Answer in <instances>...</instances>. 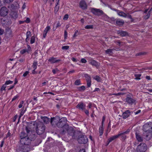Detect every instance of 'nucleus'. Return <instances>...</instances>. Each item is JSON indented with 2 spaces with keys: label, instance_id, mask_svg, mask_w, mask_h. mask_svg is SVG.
<instances>
[{
  "label": "nucleus",
  "instance_id": "obj_1",
  "mask_svg": "<svg viewBox=\"0 0 152 152\" xmlns=\"http://www.w3.org/2000/svg\"><path fill=\"white\" fill-rule=\"evenodd\" d=\"M59 118L57 116L56 117L51 118V124L52 125L56 124L57 126L59 127H62L65 124L67 119L66 118L63 117L59 120V121L57 123L58 120H59Z\"/></svg>",
  "mask_w": 152,
  "mask_h": 152
},
{
  "label": "nucleus",
  "instance_id": "obj_2",
  "mask_svg": "<svg viewBox=\"0 0 152 152\" xmlns=\"http://www.w3.org/2000/svg\"><path fill=\"white\" fill-rule=\"evenodd\" d=\"M150 128V127L148 124H146L143 126V130L145 131L144 134L146 136V139L147 140H150L152 137V127H151V130H148Z\"/></svg>",
  "mask_w": 152,
  "mask_h": 152
},
{
  "label": "nucleus",
  "instance_id": "obj_3",
  "mask_svg": "<svg viewBox=\"0 0 152 152\" xmlns=\"http://www.w3.org/2000/svg\"><path fill=\"white\" fill-rule=\"evenodd\" d=\"M7 8L5 7H1L0 10H5L7 9L9 10H16L19 8V4L16 3L14 4H8L7 6Z\"/></svg>",
  "mask_w": 152,
  "mask_h": 152
},
{
  "label": "nucleus",
  "instance_id": "obj_4",
  "mask_svg": "<svg viewBox=\"0 0 152 152\" xmlns=\"http://www.w3.org/2000/svg\"><path fill=\"white\" fill-rule=\"evenodd\" d=\"M147 148L146 144L141 143L138 146L137 150L138 152H144L146 150Z\"/></svg>",
  "mask_w": 152,
  "mask_h": 152
},
{
  "label": "nucleus",
  "instance_id": "obj_5",
  "mask_svg": "<svg viewBox=\"0 0 152 152\" xmlns=\"http://www.w3.org/2000/svg\"><path fill=\"white\" fill-rule=\"evenodd\" d=\"M31 51V47L29 45H27V49H24L21 50H20V53L21 54L23 55L26 53H30Z\"/></svg>",
  "mask_w": 152,
  "mask_h": 152
},
{
  "label": "nucleus",
  "instance_id": "obj_6",
  "mask_svg": "<svg viewBox=\"0 0 152 152\" xmlns=\"http://www.w3.org/2000/svg\"><path fill=\"white\" fill-rule=\"evenodd\" d=\"M79 143H85L87 141V139L86 137L84 136H80L78 139Z\"/></svg>",
  "mask_w": 152,
  "mask_h": 152
},
{
  "label": "nucleus",
  "instance_id": "obj_7",
  "mask_svg": "<svg viewBox=\"0 0 152 152\" xmlns=\"http://www.w3.org/2000/svg\"><path fill=\"white\" fill-rule=\"evenodd\" d=\"M80 7L82 9H87L88 6L87 4L84 0H82L79 2Z\"/></svg>",
  "mask_w": 152,
  "mask_h": 152
},
{
  "label": "nucleus",
  "instance_id": "obj_8",
  "mask_svg": "<svg viewBox=\"0 0 152 152\" xmlns=\"http://www.w3.org/2000/svg\"><path fill=\"white\" fill-rule=\"evenodd\" d=\"M104 19L106 21H107L112 23H113L115 22V20L113 18H110L106 15H104Z\"/></svg>",
  "mask_w": 152,
  "mask_h": 152
},
{
  "label": "nucleus",
  "instance_id": "obj_9",
  "mask_svg": "<svg viewBox=\"0 0 152 152\" xmlns=\"http://www.w3.org/2000/svg\"><path fill=\"white\" fill-rule=\"evenodd\" d=\"M129 130L128 129L126 131L119 133L118 134H120V135L119 136V137H121V140H124L126 138V136L125 135V134L129 133Z\"/></svg>",
  "mask_w": 152,
  "mask_h": 152
},
{
  "label": "nucleus",
  "instance_id": "obj_10",
  "mask_svg": "<svg viewBox=\"0 0 152 152\" xmlns=\"http://www.w3.org/2000/svg\"><path fill=\"white\" fill-rule=\"evenodd\" d=\"M20 137V142H22L25 139V137H27L28 136L26 133L22 132L21 133Z\"/></svg>",
  "mask_w": 152,
  "mask_h": 152
},
{
  "label": "nucleus",
  "instance_id": "obj_11",
  "mask_svg": "<svg viewBox=\"0 0 152 152\" xmlns=\"http://www.w3.org/2000/svg\"><path fill=\"white\" fill-rule=\"evenodd\" d=\"M150 10H145L144 12V17L145 19H147L149 18L150 14Z\"/></svg>",
  "mask_w": 152,
  "mask_h": 152
},
{
  "label": "nucleus",
  "instance_id": "obj_12",
  "mask_svg": "<svg viewBox=\"0 0 152 152\" xmlns=\"http://www.w3.org/2000/svg\"><path fill=\"white\" fill-rule=\"evenodd\" d=\"M31 142V140L28 138V137H25V139L22 142H20L22 144L25 145H28Z\"/></svg>",
  "mask_w": 152,
  "mask_h": 152
},
{
  "label": "nucleus",
  "instance_id": "obj_13",
  "mask_svg": "<svg viewBox=\"0 0 152 152\" xmlns=\"http://www.w3.org/2000/svg\"><path fill=\"white\" fill-rule=\"evenodd\" d=\"M31 142V140L28 138V137H25V139L22 142H20L22 144L25 145H28Z\"/></svg>",
  "mask_w": 152,
  "mask_h": 152
},
{
  "label": "nucleus",
  "instance_id": "obj_14",
  "mask_svg": "<svg viewBox=\"0 0 152 152\" xmlns=\"http://www.w3.org/2000/svg\"><path fill=\"white\" fill-rule=\"evenodd\" d=\"M91 12L95 15H101L103 14L102 10H91Z\"/></svg>",
  "mask_w": 152,
  "mask_h": 152
},
{
  "label": "nucleus",
  "instance_id": "obj_15",
  "mask_svg": "<svg viewBox=\"0 0 152 152\" xmlns=\"http://www.w3.org/2000/svg\"><path fill=\"white\" fill-rule=\"evenodd\" d=\"M126 102L129 104H135V100L131 98L127 97L126 98Z\"/></svg>",
  "mask_w": 152,
  "mask_h": 152
},
{
  "label": "nucleus",
  "instance_id": "obj_16",
  "mask_svg": "<svg viewBox=\"0 0 152 152\" xmlns=\"http://www.w3.org/2000/svg\"><path fill=\"white\" fill-rule=\"evenodd\" d=\"M130 112L129 110H127L122 115V117L124 119L127 118L130 115Z\"/></svg>",
  "mask_w": 152,
  "mask_h": 152
},
{
  "label": "nucleus",
  "instance_id": "obj_17",
  "mask_svg": "<svg viewBox=\"0 0 152 152\" xmlns=\"http://www.w3.org/2000/svg\"><path fill=\"white\" fill-rule=\"evenodd\" d=\"M76 107L77 108L83 110L85 108L86 105L82 102H80L77 105Z\"/></svg>",
  "mask_w": 152,
  "mask_h": 152
},
{
  "label": "nucleus",
  "instance_id": "obj_18",
  "mask_svg": "<svg viewBox=\"0 0 152 152\" xmlns=\"http://www.w3.org/2000/svg\"><path fill=\"white\" fill-rule=\"evenodd\" d=\"M48 61H49L50 62L52 63H54L59 61L60 60H57L56 58L52 57L50 58L48 60Z\"/></svg>",
  "mask_w": 152,
  "mask_h": 152
},
{
  "label": "nucleus",
  "instance_id": "obj_19",
  "mask_svg": "<svg viewBox=\"0 0 152 152\" xmlns=\"http://www.w3.org/2000/svg\"><path fill=\"white\" fill-rule=\"evenodd\" d=\"M6 35V37L8 38H12L13 36L12 31L10 30L7 31Z\"/></svg>",
  "mask_w": 152,
  "mask_h": 152
},
{
  "label": "nucleus",
  "instance_id": "obj_20",
  "mask_svg": "<svg viewBox=\"0 0 152 152\" xmlns=\"http://www.w3.org/2000/svg\"><path fill=\"white\" fill-rule=\"evenodd\" d=\"M118 34L122 36H125L127 35V33L126 32L121 31H118L117 32Z\"/></svg>",
  "mask_w": 152,
  "mask_h": 152
},
{
  "label": "nucleus",
  "instance_id": "obj_21",
  "mask_svg": "<svg viewBox=\"0 0 152 152\" xmlns=\"http://www.w3.org/2000/svg\"><path fill=\"white\" fill-rule=\"evenodd\" d=\"M124 21L123 20L118 19L116 20V23L119 26L122 25L124 23Z\"/></svg>",
  "mask_w": 152,
  "mask_h": 152
},
{
  "label": "nucleus",
  "instance_id": "obj_22",
  "mask_svg": "<svg viewBox=\"0 0 152 152\" xmlns=\"http://www.w3.org/2000/svg\"><path fill=\"white\" fill-rule=\"evenodd\" d=\"M45 127H42L41 128V130H40V132H39V129H38V128H37V129L36 130V132L37 134H42L43 132H44V130H45Z\"/></svg>",
  "mask_w": 152,
  "mask_h": 152
},
{
  "label": "nucleus",
  "instance_id": "obj_23",
  "mask_svg": "<svg viewBox=\"0 0 152 152\" xmlns=\"http://www.w3.org/2000/svg\"><path fill=\"white\" fill-rule=\"evenodd\" d=\"M7 13L6 10H0V15L1 16H5L7 15Z\"/></svg>",
  "mask_w": 152,
  "mask_h": 152
},
{
  "label": "nucleus",
  "instance_id": "obj_24",
  "mask_svg": "<svg viewBox=\"0 0 152 152\" xmlns=\"http://www.w3.org/2000/svg\"><path fill=\"white\" fill-rule=\"evenodd\" d=\"M120 134H118L116 135H114L110 137L109 140L110 142H111L112 141L114 140L115 139L119 137Z\"/></svg>",
  "mask_w": 152,
  "mask_h": 152
},
{
  "label": "nucleus",
  "instance_id": "obj_25",
  "mask_svg": "<svg viewBox=\"0 0 152 152\" xmlns=\"http://www.w3.org/2000/svg\"><path fill=\"white\" fill-rule=\"evenodd\" d=\"M44 122L45 124H47L49 121V118L46 117H42L41 118Z\"/></svg>",
  "mask_w": 152,
  "mask_h": 152
},
{
  "label": "nucleus",
  "instance_id": "obj_26",
  "mask_svg": "<svg viewBox=\"0 0 152 152\" xmlns=\"http://www.w3.org/2000/svg\"><path fill=\"white\" fill-rule=\"evenodd\" d=\"M118 15L121 16L125 17L126 16V14L122 12L117 11Z\"/></svg>",
  "mask_w": 152,
  "mask_h": 152
},
{
  "label": "nucleus",
  "instance_id": "obj_27",
  "mask_svg": "<svg viewBox=\"0 0 152 152\" xmlns=\"http://www.w3.org/2000/svg\"><path fill=\"white\" fill-rule=\"evenodd\" d=\"M99 132L100 133V135H102L103 132V125L100 126L99 128Z\"/></svg>",
  "mask_w": 152,
  "mask_h": 152
},
{
  "label": "nucleus",
  "instance_id": "obj_28",
  "mask_svg": "<svg viewBox=\"0 0 152 152\" xmlns=\"http://www.w3.org/2000/svg\"><path fill=\"white\" fill-rule=\"evenodd\" d=\"M93 78L95 80L98 82H99L100 81V79L99 77L98 76H93Z\"/></svg>",
  "mask_w": 152,
  "mask_h": 152
},
{
  "label": "nucleus",
  "instance_id": "obj_29",
  "mask_svg": "<svg viewBox=\"0 0 152 152\" xmlns=\"http://www.w3.org/2000/svg\"><path fill=\"white\" fill-rule=\"evenodd\" d=\"M136 137L137 140L139 142H141L142 141V138L139 135L136 134Z\"/></svg>",
  "mask_w": 152,
  "mask_h": 152
},
{
  "label": "nucleus",
  "instance_id": "obj_30",
  "mask_svg": "<svg viewBox=\"0 0 152 152\" xmlns=\"http://www.w3.org/2000/svg\"><path fill=\"white\" fill-rule=\"evenodd\" d=\"M37 62L36 61H34L32 67L35 70L37 67Z\"/></svg>",
  "mask_w": 152,
  "mask_h": 152
},
{
  "label": "nucleus",
  "instance_id": "obj_31",
  "mask_svg": "<svg viewBox=\"0 0 152 152\" xmlns=\"http://www.w3.org/2000/svg\"><path fill=\"white\" fill-rule=\"evenodd\" d=\"M31 32L29 31H28L27 32V33H26V37H27L26 38V41L28 39L29 37H31Z\"/></svg>",
  "mask_w": 152,
  "mask_h": 152
},
{
  "label": "nucleus",
  "instance_id": "obj_32",
  "mask_svg": "<svg viewBox=\"0 0 152 152\" xmlns=\"http://www.w3.org/2000/svg\"><path fill=\"white\" fill-rule=\"evenodd\" d=\"M35 41V38L34 36L31 37L30 40V43L31 44L34 43Z\"/></svg>",
  "mask_w": 152,
  "mask_h": 152
},
{
  "label": "nucleus",
  "instance_id": "obj_33",
  "mask_svg": "<svg viewBox=\"0 0 152 152\" xmlns=\"http://www.w3.org/2000/svg\"><path fill=\"white\" fill-rule=\"evenodd\" d=\"M13 83V81H11L10 80H8L7 81L5 82V84L6 86L7 85H8L12 84Z\"/></svg>",
  "mask_w": 152,
  "mask_h": 152
},
{
  "label": "nucleus",
  "instance_id": "obj_34",
  "mask_svg": "<svg viewBox=\"0 0 152 152\" xmlns=\"http://www.w3.org/2000/svg\"><path fill=\"white\" fill-rule=\"evenodd\" d=\"M85 77H86L87 81L91 80V77L88 74H85Z\"/></svg>",
  "mask_w": 152,
  "mask_h": 152
},
{
  "label": "nucleus",
  "instance_id": "obj_35",
  "mask_svg": "<svg viewBox=\"0 0 152 152\" xmlns=\"http://www.w3.org/2000/svg\"><path fill=\"white\" fill-rule=\"evenodd\" d=\"M85 28L86 29H92L93 28V26L92 25H87Z\"/></svg>",
  "mask_w": 152,
  "mask_h": 152
},
{
  "label": "nucleus",
  "instance_id": "obj_36",
  "mask_svg": "<svg viewBox=\"0 0 152 152\" xmlns=\"http://www.w3.org/2000/svg\"><path fill=\"white\" fill-rule=\"evenodd\" d=\"M50 29V27L49 26H48L45 28L44 31L48 33V31Z\"/></svg>",
  "mask_w": 152,
  "mask_h": 152
},
{
  "label": "nucleus",
  "instance_id": "obj_37",
  "mask_svg": "<svg viewBox=\"0 0 152 152\" xmlns=\"http://www.w3.org/2000/svg\"><path fill=\"white\" fill-rule=\"evenodd\" d=\"M141 76V75L140 74H135V76L136 77L135 79L137 80L140 79V77Z\"/></svg>",
  "mask_w": 152,
  "mask_h": 152
},
{
  "label": "nucleus",
  "instance_id": "obj_38",
  "mask_svg": "<svg viewBox=\"0 0 152 152\" xmlns=\"http://www.w3.org/2000/svg\"><path fill=\"white\" fill-rule=\"evenodd\" d=\"M69 48V46L66 45L63 46L62 47V49L63 50H68Z\"/></svg>",
  "mask_w": 152,
  "mask_h": 152
},
{
  "label": "nucleus",
  "instance_id": "obj_39",
  "mask_svg": "<svg viewBox=\"0 0 152 152\" xmlns=\"http://www.w3.org/2000/svg\"><path fill=\"white\" fill-rule=\"evenodd\" d=\"M6 88V86L5 85V84H4L1 87V91H2L4 90Z\"/></svg>",
  "mask_w": 152,
  "mask_h": 152
},
{
  "label": "nucleus",
  "instance_id": "obj_40",
  "mask_svg": "<svg viewBox=\"0 0 152 152\" xmlns=\"http://www.w3.org/2000/svg\"><path fill=\"white\" fill-rule=\"evenodd\" d=\"M12 16L14 19H15L18 17V15L17 13L14 12L13 15H12Z\"/></svg>",
  "mask_w": 152,
  "mask_h": 152
},
{
  "label": "nucleus",
  "instance_id": "obj_41",
  "mask_svg": "<svg viewBox=\"0 0 152 152\" xmlns=\"http://www.w3.org/2000/svg\"><path fill=\"white\" fill-rule=\"evenodd\" d=\"M78 89L80 91H84L85 89V87L84 86H82L79 87Z\"/></svg>",
  "mask_w": 152,
  "mask_h": 152
},
{
  "label": "nucleus",
  "instance_id": "obj_42",
  "mask_svg": "<svg viewBox=\"0 0 152 152\" xmlns=\"http://www.w3.org/2000/svg\"><path fill=\"white\" fill-rule=\"evenodd\" d=\"M90 64L93 65H95L96 64V62L95 61L93 60L91 61Z\"/></svg>",
  "mask_w": 152,
  "mask_h": 152
},
{
  "label": "nucleus",
  "instance_id": "obj_43",
  "mask_svg": "<svg viewBox=\"0 0 152 152\" xmlns=\"http://www.w3.org/2000/svg\"><path fill=\"white\" fill-rule=\"evenodd\" d=\"M75 84L76 85H79L80 84V80H77L75 82Z\"/></svg>",
  "mask_w": 152,
  "mask_h": 152
},
{
  "label": "nucleus",
  "instance_id": "obj_44",
  "mask_svg": "<svg viewBox=\"0 0 152 152\" xmlns=\"http://www.w3.org/2000/svg\"><path fill=\"white\" fill-rule=\"evenodd\" d=\"M112 49H109L106 51V53H107L110 54L112 53Z\"/></svg>",
  "mask_w": 152,
  "mask_h": 152
},
{
  "label": "nucleus",
  "instance_id": "obj_45",
  "mask_svg": "<svg viewBox=\"0 0 152 152\" xmlns=\"http://www.w3.org/2000/svg\"><path fill=\"white\" fill-rule=\"evenodd\" d=\"M144 10H152V7H150L149 5H147L145 7V8Z\"/></svg>",
  "mask_w": 152,
  "mask_h": 152
},
{
  "label": "nucleus",
  "instance_id": "obj_46",
  "mask_svg": "<svg viewBox=\"0 0 152 152\" xmlns=\"http://www.w3.org/2000/svg\"><path fill=\"white\" fill-rule=\"evenodd\" d=\"M87 85L89 87H90L91 86V80H88L87 81Z\"/></svg>",
  "mask_w": 152,
  "mask_h": 152
},
{
  "label": "nucleus",
  "instance_id": "obj_47",
  "mask_svg": "<svg viewBox=\"0 0 152 152\" xmlns=\"http://www.w3.org/2000/svg\"><path fill=\"white\" fill-rule=\"evenodd\" d=\"M68 18V15L67 14L65 15L63 18V19L64 20H67Z\"/></svg>",
  "mask_w": 152,
  "mask_h": 152
},
{
  "label": "nucleus",
  "instance_id": "obj_48",
  "mask_svg": "<svg viewBox=\"0 0 152 152\" xmlns=\"http://www.w3.org/2000/svg\"><path fill=\"white\" fill-rule=\"evenodd\" d=\"M67 37V34L66 31H65L64 32V37L65 39H66Z\"/></svg>",
  "mask_w": 152,
  "mask_h": 152
},
{
  "label": "nucleus",
  "instance_id": "obj_49",
  "mask_svg": "<svg viewBox=\"0 0 152 152\" xmlns=\"http://www.w3.org/2000/svg\"><path fill=\"white\" fill-rule=\"evenodd\" d=\"M123 94L121 93H118L117 94H110V95H115L116 96H119L120 95H122Z\"/></svg>",
  "mask_w": 152,
  "mask_h": 152
},
{
  "label": "nucleus",
  "instance_id": "obj_50",
  "mask_svg": "<svg viewBox=\"0 0 152 152\" xmlns=\"http://www.w3.org/2000/svg\"><path fill=\"white\" fill-rule=\"evenodd\" d=\"M4 32V30L1 28H0V35H2Z\"/></svg>",
  "mask_w": 152,
  "mask_h": 152
},
{
  "label": "nucleus",
  "instance_id": "obj_51",
  "mask_svg": "<svg viewBox=\"0 0 152 152\" xmlns=\"http://www.w3.org/2000/svg\"><path fill=\"white\" fill-rule=\"evenodd\" d=\"M81 62L82 63H85L86 62V60L84 58H82L81 60Z\"/></svg>",
  "mask_w": 152,
  "mask_h": 152
},
{
  "label": "nucleus",
  "instance_id": "obj_52",
  "mask_svg": "<svg viewBox=\"0 0 152 152\" xmlns=\"http://www.w3.org/2000/svg\"><path fill=\"white\" fill-rule=\"evenodd\" d=\"M23 102L22 101L20 103V104L18 106V107L19 108H21L23 106Z\"/></svg>",
  "mask_w": 152,
  "mask_h": 152
},
{
  "label": "nucleus",
  "instance_id": "obj_53",
  "mask_svg": "<svg viewBox=\"0 0 152 152\" xmlns=\"http://www.w3.org/2000/svg\"><path fill=\"white\" fill-rule=\"evenodd\" d=\"M7 3H9L13 1V0H4Z\"/></svg>",
  "mask_w": 152,
  "mask_h": 152
},
{
  "label": "nucleus",
  "instance_id": "obj_54",
  "mask_svg": "<svg viewBox=\"0 0 152 152\" xmlns=\"http://www.w3.org/2000/svg\"><path fill=\"white\" fill-rule=\"evenodd\" d=\"M25 21V22L27 23H28L30 22V20L29 18H26V20L25 21Z\"/></svg>",
  "mask_w": 152,
  "mask_h": 152
},
{
  "label": "nucleus",
  "instance_id": "obj_55",
  "mask_svg": "<svg viewBox=\"0 0 152 152\" xmlns=\"http://www.w3.org/2000/svg\"><path fill=\"white\" fill-rule=\"evenodd\" d=\"M28 71H26L23 74V76L24 77H26L27 76V75L28 74Z\"/></svg>",
  "mask_w": 152,
  "mask_h": 152
},
{
  "label": "nucleus",
  "instance_id": "obj_56",
  "mask_svg": "<svg viewBox=\"0 0 152 152\" xmlns=\"http://www.w3.org/2000/svg\"><path fill=\"white\" fill-rule=\"evenodd\" d=\"M18 97V96L16 95L14 96L12 99V101H13L17 99Z\"/></svg>",
  "mask_w": 152,
  "mask_h": 152
},
{
  "label": "nucleus",
  "instance_id": "obj_57",
  "mask_svg": "<svg viewBox=\"0 0 152 152\" xmlns=\"http://www.w3.org/2000/svg\"><path fill=\"white\" fill-rule=\"evenodd\" d=\"M77 32H78L77 30H76L75 31L74 34L73 35L74 37H76L77 36Z\"/></svg>",
  "mask_w": 152,
  "mask_h": 152
},
{
  "label": "nucleus",
  "instance_id": "obj_58",
  "mask_svg": "<svg viewBox=\"0 0 152 152\" xmlns=\"http://www.w3.org/2000/svg\"><path fill=\"white\" fill-rule=\"evenodd\" d=\"M47 32H44H44H43V37L44 38H45L46 36V35H47Z\"/></svg>",
  "mask_w": 152,
  "mask_h": 152
},
{
  "label": "nucleus",
  "instance_id": "obj_59",
  "mask_svg": "<svg viewBox=\"0 0 152 152\" xmlns=\"http://www.w3.org/2000/svg\"><path fill=\"white\" fill-rule=\"evenodd\" d=\"M26 5H25V3H24L23 4V6H22V8L24 10V9L26 8Z\"/></svg>",
  "mask_w": 152,
  "mask_h": 152
},
{
  "label": "nucleus",
  "instance_id": "obj_60",
  "mask_svg": "<svg viewBox=\"0 0 152 152\" xmlns=\"http://www.w3.org/2000/svg\"><path fill=\"white\" fill-rule=\"evenodd\" d=\"M58 2H57L56 3V7H55V9H58V7L57 6L58 5Z\"/></svg>",
  "mask_w": 152,
  "mask_h": 152
},
{
  "label": "nucleus",
  "instance_id": "obj_61",
  "mask_svg": "<svg viewBox=\"0 0 152 152\" xmlns=\"http://www.w3.org/2000/svg\"><path fill=\"white\" fill-rule=\"evenodd\" d=\"M15 86L14 85L11 86L9 88L8 90H11V89H12Z\"/></svg>",
  "mask_w": 152,
  "mask_h": 152
},
{
  "label": "nucleus",
  "instance_id": "obj_62",
  "mask_svg": "<svg viewBox=\"0 0 152 152\" xmlns=\"http://www.w3.org/2000/svg\"><path fill=\"white\" fill-rule=\"evenodd\" d=\"M48 82L47 81H44L42 83V86H44L45 85L46 83H47Z\"/></svg>",
  "mask_w": 152,
  "mask_h": 152
},
{
  "label": "nucleus",
  "instance_id": "obj_63",
  "mask_svg": "<svg viewBox=\"0 0 152 152\" xmlns=\"http://www.w3.org/2000/svg\"><path fill=\"white\" fill-rule=\"evenodd\" d=\"M140 112H141V110H138L135 113V114H136V115L137 114H138L139 113H140Z\"/></svg>",
  "mask_w": 152,
  "mask_h": 152
},
{
  "label": "nucleus",
  "instance_id": "obj_64",
  "mask_svg": "<svg viewBox=\"0 0 152 152\" xmlns=\"http://www.w3.org/2000/svg\"><path fill=\"white\" fill-rule=\"evenodd\" d=\"M85 113L87 114V115H88L89 114V112L88 110H86L85 111Z\"/></svg>",
  "mask_w": 152,
  "mask_h": 152
}]
</instances>
